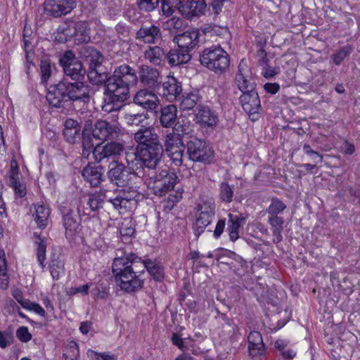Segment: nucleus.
<instances>
[{
  "label": "nucleus",
  "mask_w": 360,
  "mask_h": 360,
  "mask_svg": "<svg viewBox=\"0 0 360 360\" xmlns=\"http://www.w3.org/2000/svg\"><path fill=\"white\" fill-rule=\"evenodd\" d=\"M87 77L94 85L105 84L102 110L106 112H118L129 97L130 87L137 82L135 70L126 64L117 67L109 77L102 65L89 70Z\"/></svg>",
  "instance_id": "nucleus-2"
},
{
  "label": "nucleus",
  "mask_w": 360,
  "mask_h": 360,
  "mask_svg": "<svg viewBox=\"0 0 360 360\" xmlns=\"http://www.w3.org/2000/svg\"><path fill=\"white\" fill-rule=\"evenodd\" d=\"M140 162L149 169H154L159 165L163 155L162 144L138 149Z\"/></svg>",
  "instance_id": "nucleus-14"
},
{
  "label": "nucleus",
  "mask_w": 360,
  "mask_h": 360,
  "mask_svg": "<svg viewBox=\"0 0 360 360\" xmlns=\"http://www.w3.org/2000/svg\"><path fill=\"white\" fill-rule=\"evenodd\" d=\"M234 82L242 93L255 89L256 83L252 70L244 59L239 63Z\"/></svg>",
  "instance_id": "nucleus-11"
},
{
  "label": "nucleus",
  "mask_w": 360,
  "mask_h": 360,
  "mask_svg": "<svg viewBox=\"0 0 360 360\" xmlns=\"http://www.w3.org/2000/svg\"><path fill=\"white\" fill-rule=\"evenodd\" d=\"M234 193L233 185H230L226 181H223L219 185V197L225 203H230L233 201Z\"/></svg>",
  "instance_id": "nucleus-42"
},
{
  "label": "nucleus",
  "mask_w": 360,
  "mask_h": 360,
  "mask_svg": "<svg viewBox=\"0 0 360 360\" xmlns=\"http://www.w3.org/2000/svg\"><path fill=\"white\" fill-rule=\"evenodd\" d=\"M139 76L136 75L141 84L148 89L155 90L162 82L159 70L155 68L143 65L139 67Z\"/></svg>",
  "instance_id": "nucleus-16"
},
{
  "label": "nucleus",
  "mask_w": 360,
  "mask_h": 360,
  "mask_svg": "<svg viewBox=\"0 0 360 360\" xmlns=\"http://www.w3.org/2000/svg\"><path fill=\"white\" fill-rule=\"evenodd\" d=\"M61 34L64 35V37H60L59 41L60 42H65L68 40H70L72 37L75 38V21L71 20L66 22L65 26L61 28Z\"/></svg>",
  "instance_id": "nucleus-51"
},
{
  "label": "nucleus",
  "mask_w": 360,
  "mask_h": 360,
  "mask_svg": "<svg viewBox=\"0 0 360 360\" xmlns=\"http://www.w3.org/2000/svg\"><path fill=\"white\" fill-rule=\"evenodd\" d=\"M239 99L243 110L249 116L259 113L261 108L260 99L255 89L242 93Z\"/></svg>",
  "instance_id": "nucleus-22"
},
{
  "label": "nucleus",
  "mask_w": 360,
  "mask_h": 360,
  "mask_svg": "<svg viewBox=\"0 0 360 360\" xmlns=\"http://www.w3.org/2000/svg\"><path fill=\"white\" fill-rule=\"evenodd\" d=\"M51 275L53 280H58L64 272V261L62 257L53 254L49 264Z\"/></svg>",
  "instance_id": "nucleus-40"
},
{
  "label": "nucleus",
  "mask_w": 360,
  "mask_h": 360,
  "mask_svg": "<svg viewBox=\"0 0 360 360\" xmlns=\"http://www.w3.org/2000/svg\"><path fill=\"white\" fill-rule=\"evenodd\" d=\"M216 205L212 198L202 199V201L197 206V211L198 213L205 214L207 215H215Z\"/></svg>",
  "instance_id": "nucleus-45"
},
{
  "label": "nucleus",
  "mask_w": 360,
  "mask_h": 360,
  "mask_svg": "<svg viewBox=\"0 0 360 360\" xmlns=\"http://www.w3.org/2000/svg\"><path fill=\"white\" fill-rule=\"evenodd\" d=\"M87 195L91 204L90 210H91V213H95L103 207L104 195L101 192L88 193Z\"/></svg>",
  "instance_id": "nucleus-48"
},
{
  "label": "nucleus",
  "mask_w": 360,
  "mask_h": 360,
  "mask_svg": "<svg viewBox=\"0 0 360 360\" xmlns=\"http://www.w3.org/2000/svg\"><path fill=\"white\" fill-rule=\"evenodd\" d=\"M46 100L51 105L57 108L69 105L63 81L50 86L46 94Z\"/></svg>",
  "instance_id": "nucleus-21"
},
{
  "label": "nucleus",
  "mask_w": 360,
  "mask_h": 360,
  "mask_svg": "<svg viewBox=\"0 0 360 360\" xmlns=\"http://www.w3.org/2000/svg\"><path fill=\"white\" fill-rule=\"evenodd\" d=\"M41 82L46 83L51 74V63L48 60H42L40 65Z\"/></svg>",
  "instance_id": "nucleus-56"
},
{
  "label": "nucleus",
  "mask_w": 360,
  "mask_h": 360,
  "mask_svg": "<svg viewBox=\"0 0 360 360\" xmlns=\"http://www.w3.org/2000/svg\"><path fill=\"white\" fill-rule=\"evenodd\" d=\"M79 354V351L77 344L72 342L69 345L67 353L63 354V357L65 360H77Z\"/></svg>",
  "instance_id": "nucleus-58"
},
{
  "label": "nucleus",
  "mask_w": 360,
  "mask_h": 360,
  "mask_svg": "<svg viewBox=\"0 0 360 360\" xmlns=\"http://www.w3.org/2000/svg\"><path fill=\"white\" fill-rule=\"evenodd\" d=\"M82 175L91 186L97 187L104 180V168L101 165L88 164L83 169Z\"/></svg>",
  "instance_id": "nucleus-24"
},
{
  "label": "nucleus",
  "mask_w": 360,
  "mask_h": 360,
  "mask_svg": "<svg viewBox=\"0 0 360 360\" xmlns=\"http://www.w3.org/2000/svg\"><path fill=\"white\" fill-rule=\"evenodd\" d=\"M82 147V155L88 158L90 153H93V150L95 148L94 147V143H92V139L90 136L83 134Z\"/></svg>",
  "instance_id": "nucleus-59"
},
{
  "label": "nucleus",
  "mask_w": 360,
  "mask_h": 360,
  "mask_svg": "<svg viewBox=\"0 0 360 360\" xmlns=\"http://www.w3.org/2000/svg\"><path fill=\"white\" fill-rule=\"evenodd\" d=\"M202 65L216 74H222L230 65V57L220 46L214 45L205 49L200 54Z\"/></svg>",
  "instance_id": "nucleus-3"
},
{
  "label": "nucleus",
  "mask_w": 360,
  "mask_h": 360,
  "mask_svg": "<svg viewBox=\"0 0 360 360\" xmlns=\"http://www.w3.org/2000/svg\"><path fill=\"white\" fill-rule=\"evenodd\" d=\"M34 210L33 216L38 227L44 229L49 223L50 208L44 204L37 203L34 205Z\"/></svg>",
  "instance_id": "nucleus-35"
},
{
  "label": "nucleus",
  "mask_w": 360,
  "mask_h": 360,
  "mask_svg": "<svg viewBox=\"0 0 360 360\" xmlns=\"http://www.w3.org/2000/svg\"><path fill=\"white\" fill-rule=\"evenodd\" d=\"M16 337L22 342H27L32 339V335L26 326H21L17 329Z\"/></svg>",
  "instance_id": "nucleus-62"
},
{
  "label": "nucleus",
  "mask_w": 360,
  "mask_h": 360,
  "mask_svg": "<svg viewBox=\"0 0 360 360\" xmlns=\"http://www.w3.org/2000/svg\"><path fill=\"white\" fill-rule=\"evenodd\" d=\"M167 61L171 66H178L187 63L191 59V53L180 47L172 49L167 53Z\"/></svg>",
  "instance_id": "nucleus-33"
},
{
  "label": "nucleus",
  "mask_w": 360,
  "mask_h": 360,
  "mask_svg": "<svg viewBox=\"0 0 360 360\" xmlns=\"http://www.w3.org/2000/svg\"><path fill=\"white\" fill-rule=\"evenodd\" d=\"M286 208V205L278 198H274L266 209V212L269 214V217H274L283 212Z\"/></svg>",
  "instance_id": "nucleus-47"
},
{
  "label": "nucleus",
  "mask_w": 360,
  "mask_h": 360,
  "mask_svg": "<svg viewBox=\"0 0 360 360\" xmlns=\"http://www.w3.org/2000/svg\"><path fill=\"white\" fill-rule=\"evenodd\" d=\"M134 103L150 112H156L159 105L158 96L148 89L139 90L134 96Z\"/></svg>",
  "instance_id": "nucleus-20"
},
{
  "label": "nucleus",
  "mask_w": 360,
  "mask_h": 360,
  "mask_svg": "<svg viewBox=\"0 0 360 360\" xmlns=\"http://www.w3.org/2000/svg\"><path fill=\"white\" fill-rule=\"evenodd\" d=\"M214 216H211L198 213L194 224V233L196 237H199L213 221Z\"/></svg>",
  "instance_id": "nucleus-41"
},
{
  "label": "nucleus",
  "mask_w": 360,
  "mask_h": 360,
  "mask_svg": "<svg viewBox=\"0 0 360 360\" xmlns=\"http://www.w3.org/2000/svg\"><path fill=\"white\" fill-rule=\"evenodd\" d=\"M36 240L34 244L36 245V255L40 266L42 269L45 268V261L46 259V241L44 237H41L40 235L34 233Z\"/></svg>",
  "instance_id": "nucleus-39"
},
{
  "label": "nucleus",
  "mask_w": 360,
  "mask_h": 360,
  "mask_svg": "<svg viewBox=\"0 0 360 360\" xmlns=\"http://www.w3.org/2000/svg\"><path fill=\"white\" fill-rule=\"evenodd\" d=\"M165 28L167 30H179L183 26V20L179 18L173 17L167 20L164 24Z\"/></svg>",
  "instance_id": "nucleus-61"
},
{
  "label": "nucleus",
  "mask_w": 360,
  "mask_h": 360,
  "mask_svg": "<svg viewBox=\"0 0 360 360\" xmlns=\"http://www.w3.org/2000/svg\"><path fill=\"white\" fill-rule=\"evenodd\" d=\"M177 120V108L173 104L162 107L160 111L159 121L162 127L174 128Z\"/></svg>",
  "instance_id": "nucleus-30"
},
{
  "label": "nucleus",
  "mask_w": 360,
  "mask_h": 360,
  "mask_svg": "<svg viewBox=\"0 0 360 360\" xmlns=\"http://www.w3.org/2000/svg\"><path fill=\"white\" fill-rule=\"evenodd\" d=\"M147 119V116L144 113L137 114H126L124 115V120L129 125L139 126L143 123Z\"/></svg>",
  "instance_id": "nucleus-52"
},
{
  "label": "nucleus",
  "mask_w": 360,
  "mask_h": 360,
  "mask_svg": "<svg viewBox=\"0 0 360 360\" xmlns=\"http://www.w3.org/2000/svg\"><path fill=\"white\" fill-rule=\"evenodd\" d=\"M268 59L266 58V53L264 57L261 60V62L265 63V66L262 70V75L266 79H270L278 74V68H272L267 64Z\"/></svg>",
  "instance_id": "nucleus-57"
},
{
  "label": "nucleus",
  "mask_w": 360,
  "mask_h": 360,
  "mask_svg": "<svg viewBox=\"0 0 360 360\" xmlns=\"http://www.w3.org/2000/svg\"><path fill=\"white\" fill-rule=\"evenodd\" d=\"M62 215L63 224L65 229L66 236H72L80 229L79 215L75 212L74 206L65 202L59 207Z\"/></svg>",
  "instance_id": "nucleus-10"
},
{
  "label": "nucleus",
  "mask_w": 360,
  "mask_h": 360,
  "mask_svg": "<svg viewBox=\"0 0 360 360\" xmlns=\"http://www.w3.org/2000/svg\"><path fill=\"white\" fill-rule=\"evenodd\" d=\"M248 350L253 357H262L265 355V345L259 331H251L248 337Z\"/></svg>",
  "instance_id": "nucleus-26"
},
{
  "label": "nucleus",
  "mask_w": 360,
  "mask_h": 360,
  "mask_svg": "<svg viewBox=\"0 0 360 360\" xmlns=\"http://www.w3.org/2000/svg\"><path fill=\"white\" fill-rule=\"evenodd\" d=\"M157 90L159 94L167 101L173 102L181 98L183 89L181 82L174 76H168Z\"/></svg>",
  "instance_id": "nucleus-17"
},
{
  "label": "nucleus",
  "mask_w": 360,
  "mask_h": 360,
  "mask_svg": "<svg viewBox=\"0 0 360 360\" xmlns=\"http://www.w3.org/2000/svg\"><path fill=\"white\" fill-rule=\"evenodd\" d=\"M195 121L202 128H214L219 122L217 112L205 105H198L195 110Z\"/></svg>",
  "instance_id": "nucleus-18"
},
{
  "label": "nucleus",
  "mask_w": 360,
  "mask_h": 360,
  "mask_svg": "<svg viewBox=\"0 0 360 360\" xmlns=\"http://www.w3.org/2000/svg\"><path fill=\"white\" fill-rule=\"evenodd\" d=\"M217 314L218 318L223 320L227 326L231 327V330H230V333H231V337L237 338L240 335L239 328L236 324H234L233 321L229 319L225 314L220 313L218 310Z\"/></svg>",
  "instance_id": "nucleus-55"
},
{
  "label": "nucleus",
  "mask_w": 360,
  "mask_h": 360,
  "mask_svg": "<svg viewBox=\"0 0 360 360\" xmlns=\"http://www.w3.org/2000/svg\"><path fill=\"white\" fill-rule=\"evenodd\" d=\"M107 176L109 181L119 186L123 187L127 185L131 179L132 173L122 163L112 161L109 165Z\"/></svg>",
  "instance_id": "nucleus-13"
},
{
  "label": "nucleus",
  "mask_w": 360,
  "mask_h": 360,
  "mask_svg": "<svg viewBox=\"0 0 360 360\" xmlns=\"http://www.w3.org/2000/svg\"><path fill=\"white\" fill-rule=\"evenodd\" d=\"M88 199V195H82L77 201V212L79 216H90L91 213V204Z\"/></svg>",
  "instance_id": "nucleus-46"
},
{
  "label": "nucleus",
  "mask_w": 360,
  "mask_h": 360,
  "mask_svg": "<svg viewBox=\"0 0 360 360\" xmlns=\"http://www.w3.org/2000/svg\"><path fill=\"white\" fill-rule=\"evenodd\" d=\"M206 8V4L203 0H187L179 7V12L186 18H191L202 14Z\"/></svg>",
  "instance_id": "nucleus-28"
},
{
  "label": "nucleus",
  "mask_w": 360,
  "mask_h": 360,
  "mask_svg": "<svg viewBox=\"0 0 360 360\" xmlns=\"http://www.w3.org/2000/svg\"><path fill=\"white\" fill-rule=\"evenodd\" d=\"M225 226H226V219H219L217 221V223L215 226L214 230L213 231V237L215 239H218L220 238L221 234L224 233Z\"/></svg>",
  "instance_id": "nucleus-63"
},
{
  "label": "nucleus",
  "mask_w": 360,
  "mask_h": 360,
  "mask_svg": "<svg viewBox=\"0 0 360 360\" xmlns=\"http://www.w3.org/2000/svg\"><path fill=\"white\" fill-rule=\"evenodd\" d=\"M59 63L67 77L73 81H82L84 79L86 70L72 51H65L60 56Z\"/></svg>",
  "instance_id": "nucleus-7"
},
{
  "label": "nucleus",
  "mask_w": 360,
  "mask_h": 360,
  "mask_svg": "<svg viewBox=\"0 0 360 360\" xmlns=\"http://www.w3.org/2000/svg\"><path fill=\"white\" fill-rule=\"evenodd\" d=\"M126 161L129 167H130L132 169L135 166L141 164L140 158H138L136 153H126Z\"/></svg>",
  "instance_id": "nucleus-64"
},
{
  "label": "nucleus",
  "mask_w": 360,
  "mask_h": 360,
  "mask_svg": "<svg viewBox=\"0 0 360 360\" xmlns=\"http://www.w3.org/2000/svg\"><path fill=\"white\" fill-rule=\"evenodd\" d=\"M63 135L65 140L70 143H74L79 138L81 126L79 124L73 119H67L64 124Z\"/></svg>",
  "instance_id": "nucleus-34"
},
{
  "label": "nucleus",
  "mask_w": 360,
  "mask_h": 360,
  "mask_svg": "<svg viewBox=\"0 0 360 360\" xmlns=\"http://www.w3.org/2000/svg\"><path fill=\"white\" fill-rule=\"evenodd\" d=\"M75 39L79 43L90 41V28L86 21H75Z\"/></svg>",
  "instance_id": "nucleus-38"
},
{
  "label": "nucleus",
  "mask_w": 360,
  "mask_h": 360,
  "mask_svg": "<svg viewBox=\"0 0 360 360\" xmlns=\"http://www.w3.org/2000/svg\"><path fill=\"white\" fill-rule=\"evenodd\" d=\"M134 141L138 143L137 150L161 144L154 127H141L134 134Z\"/></svg>",
  "instance_id": "nucleus-19"
},
{
  "label": "nucleus",
  "mask_w": 360,
  "mask_h": 360,
  "mask_svg": "<svg viewBox=\"0 0 360 360\" xmlns=\"http://www.w3.org/2000/svg\"><path fill=\"white\" fill-rule=\"evenodd\" d=\"M150 181L153 182L152 188L154 194L162 197L174 189L179 177L174 170L165 167L151 176Z\"/></svg>",
  "instance_id": "nucleus-5"
},
{
  "label": "nucleus",
  "mask_w": 360,
  "mask_h": 360,
  "mask_svg": "<svg viewBox=\"0 0 360 360\" xmlns=\"http://www.w3.org/2000/svg\"><path fill=\"white\" fill-rule=\"evenodd\" d=\"M352 51V48L350 45H346L339 50H338L334 54L332 55L331 58L333 63L335 65H340L342 62L349 56Z\"/></svg>",
  "instance_id": "nucleus-50"
},
{
  "label": "nucleus",
  "mask_w": 360,
  "mask_h": 360,
  "mask_svg": "<svg viewBox=\"0 0 360 360\" xmlns=\"http://www.w3.org/2000/svg\"><path fill=\"white\" fill-rule=\"evenodd\" d=\"M135 39L141 43L155 44L162 39V32L158 25L148 22L141 24L135 33Z\"/></svg>",
  "instance_id": "nucleus-15"
},
{
  "label": "nucleus",
  "mask_w": 360,
  "mask_h": 360,
  "mask_svg": "<svg viewBox=\"0 0 360 360\" xmlns=\"http://www.w3.org/2000/svg\"><path fill=\"white\" fill-rule=\"evenodd\" d=\"M185 149H186V146L182 144L173 148L171 149V151L166 150L165 152L175 166H180L183 163V156Z\"/></svg>",
  "instance_id": "nucleus-44"
},
{
  "label": "nucleus",
  "mask_w": 360,
  "mask_h": 360,
  "mask_svg": "<svg viewBox=\"0 0 360 360\" xmlns=\"http://www.w3.org/2000/svg\"><path fill=\"white\" fill-rule=\"evenodd\" d=\"M117 114L112 115L114 122H110L107 120H100L96 121L92 131L94 138L98 140L108 141L119 138L122 134V131L118 122H116Z\"/></svg>",
  "instance_id": "nucleus-8"
},
{
  "label": "nucleus",
  "mask_w": 360,
  "mask_h": 360,
  "mask_svg": "<svg viewBox=\"0 0 360 360\" xmlns=\"http://www.w3.org/2000/svg\"><path fill=\"white\" fill-rule=\"evenodd\" d=\"M199 32L195 30L185 32L175 37L174 41L177 46L183 50L188 51L189 53L198 45Z\"/></svg>",
  "instance_id": "nucleus-29"
},
{
  "label": "nucleus",
  "mask_w": 360,
  "mask_h": 360,
  "mask_svg": "<svg viewBox=\"0 0 360 360\" xmlns=\"http://www.w3.org/2000/svg\"><path fill=\"white\" fill-rule=\"evenodd\" d=\"M182 198V191H176L172 193H170L167 200L165 201V207L169 210L174 207L175 204L180 201Z\"/></svg>",
  "instance_id": "nucleus-53"
},
{
  "label": "nucleus",
  "mask_w": 360,
  "mask_h": 360,
  "mask_svg": "<svg viewBox=\"0 0 360 360\" xmlns=\"http://www.w3.org/2000/svg\"><path fill=\"white\" fill-rule=\"evenodd\" d=\"M167 52L160 46H148L143 52V58L155 66H162L167 61Z\"/></svg>",
  "instance_id": "nucleus-25"
},
{
  "label": "nucleus",
  "mask_w": 360,
  "mask_h": 360,
  "mask_svg": "<svg viewBox=\"0 0 360 360\" xmlns=\"http://www.w3.org/2000/svg\"><path fill=\"white\" fill-rule=\"evenodd\" d=\"M227 231L229 239L232 242H236L239 238V231L245 224V218L242 215H236L229 213L228 214Z\"/></svg>",
  "instance_id": "nucleus-32"
},
{
  "label": "nucleus",
  "mask_w": 360,
  "mask_h": 360,
  "mask_svg": "<svg viewBox=\"0 0 360 360\" xmlns=\"http://www.w3.org/2000/svg\"><path fill=\"white\" fill-rule=\"evenodd\" d=\"M160 0H137L140 10L150 12L153 11L158 5Z\"/></svg>",
  "instance_id": "nucleus-54"
},
{
  "label": "nucleus",
  "mask_w": 360,
  "mask_h": 360,
  "mask_svg": "<svg viewBox=\"0 0 360 360\" xmlns=\"http://www.w3.org/2000/svg\"><path fill=\"white\" fill-rule=\"evenodd\" d=\"M182 144L184 143L179 134L174 133V131H172V132L168 133L166 135L165 140V150H169L171 151V149L173 148Z\"/></svg>",
  "instance_id": "nucleus-49"
},
{
  "label": "nucleus",
  "mask_w": 360,
  "mask_h": 360,
  "mask_svg": "<svg viewBox=\"0 0 360 360\" xmlns=\"http://www.w3.org/2000/svg\"><path fill=\"white\" fill-rule=\"evenodd\" d=\"M186 148L188 159L194 162L209 165L214 158L212 147L202 139H192L186 143Z\"/></svg>",
  "instance_id": "nucleus-4"
},
{
  "label": "nucleus",
  "mask_w": 360,
  "mask_h": 360,
  "mask_svg": "<svg viewBox=\"0 0 360 360\" xmlns=\"http://www.w3.org/2000/svg\"><path fill=\"white\" fill-rule=\"evenodd\" d=\"M76 7L75 0H51L45 7L46 13L53 17L69 13Z\"/></svg>",
  "instance_id": "nucleus-23"
},
{
  "label": "nucleus",
  "mask_w": 360,
  "mask_h": 360,
  "mask_svg": "<svg viewBox=\"0 0 360 360\" xmlns=\"http://www.w3.org/2000/svg\"><path fill=\"white\" fill-rule=\"evenodd\" d=\"M268 223L271 226L273 235V242L279 243L283 240L282 231L283 230L284 219L278 216L268 217Z\"/></svg>",
  "instance_id": "nucleus-37"
},
{
  "label": "nucleus",
  "mask_w": 360,
  "mask_h": 360,
  "mask_svg": "<svg viewBox=\"0 0 360 360\" xmlns=\"http://www.w3.org/2000/svg\"><path fill=\"white\" fill-rule=\"evenodd\" d=\"M141 198V194L135 188L129 187L117 191L108 201L120 212H127L136 209Z\"/></svg>",
  "instance_id": "nucleus-6"
},
{
  "label": "nucleus",
  "mask_w": 360,
  "mask_h": 360,
  "mask_svg": "<svg viewBox=\"0 0 360 360\" xmlns=\"http://www.w3.org/2000/svg\"><path fill=\"white\" fill-rule=\"evenodd\" d=\"M82 57L85 63L89 65V70L100 68L102 64L103 57L102 54L92 47L85 46L80 51Z\"/></svg>",
  "instance_id": "nucleus-31"
},
{
  "label": "nucleus",
  "mask_w": 360,
  "mask_h": 360,
  "mask_svg": "<svg viewBox=\"0 0 360 360\" xmlns=\"http://www.w3.org/2000/svg\"><path fill=\"white\" fill-rule=\"evenodd\" d=\"M18 167L15 161L11 162L8 178V186L13 188L15 195L18 198H23L26 195L25 185L19 181Z\"/></svg>",
  "instance_id": "nucleus-27"
},
{
  "label": "nucleus",
  "mask_w": 360,
  "mask_h": 360,
  "mask_svg": "<svg viewBox=\"0 0 360 360\" xmlns=\"http://www.w3.org/2000/svg\"><path fill=\"white\" fill-rule=\"evenodd\" d=\"M184 0H162L161 8L162 14L166 17L172 15L175 11H179V7L183 5Z\"/></svg>",
  "instance_id": "nucleus-43"
},
{
  "label": "nucleus",
  "mask_w": 360,
  "mask_h": 360,
  "mask_svg": "<svg viewBox=\"0 0 360 360\" xmlns=\"http://www.w3.org/2000/svg\"><path fill=\"white\" fill-rule=\"evenodd\" d=\"M137 263H142L155 280L161 281L164 278L162 267L155 261L142 259L129 247L118 248L112 264V273L117 286L127 293L138 292L143 287L145 271L136 269Z\"/></svg>",
  "instance_id": "nucleus-1"
},
{
  "label": "nucleus",
  "mask_w": 360,
  "mask_h": 360,
  "mask_svg": "<svg viewBox=\"0 0 360 360\" xmlns=\"http://www.w3.org/2000/svg\"><path fill=\"white\" fill-rule=\"evenodd\" d=\"M86 354L91 359L96 360H117L114 355H110L106 353H98L91 349H88Z\"/></svg>",
  "instance_id": "nucleus-60"
},
{
  "label": "nucleus",
  "mask_w": 360,
  "mask_h": 360,
  "mask_svg": "<svg viewBox=\"0 0 360 360\" xmlns=\"http://www.w3.org/2000/svg\"><path fill=\"white\" fill-rule=\"evenodd\" d=\"M68 105L70 101H80L86 103L90 100V86L82 81L69 82L63 80Z\"/></svg>",
  "instance_id": "nucleus-9"
},
{
  "label": "nucleus",
  "mask_w": 360,
  "mask_h": 360,
  "mask_svg": "<svg viewBox=\"0 0 360 360\" xmlns=\"http://www.w3.org/2000/svg\"><path fill=\"white\" fill-rule=\"evenodd\" d=\"M124 150V146L122 142L112 140L105 145H97L93 150V156L99 162L106 158L119 156Z\"/></svg>",
  "instance_id": "nucleus-12"
},
{
  "label": "nucleus",
  "mask_w": 360,
  "mask_h": 360,
  "mask_svg": "<svg viewBox=\"0 0 360 360\" xmlns=\"http://www.w3.org/2000/svg\"><path fill=\"white\" fill-rule=\"evenodd\" d=\"M180 106L183 110H189L198 105H201L202 96L199 90H193L185 96H181Z\"/></svg>",
  "instance_id": "nucleus-36"
}]
</instances>
